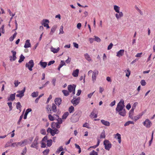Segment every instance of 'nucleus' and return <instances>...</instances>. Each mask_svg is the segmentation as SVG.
<instances>
[{"mask_svg":"<svg viewBox=\"0 0 155 155\" xmlns=\"http://www.w3.org/2000/svg\"><path fill=\"white\" fill-rule=\"evenodd\" d=\"M125 105H124V101L123 99H121L117 104L116 108V112L121 116H124L126 115V111L124 109Z\"/></svg>","mask_w":155,"mask_h":155,"instance_id":"f257e3e1","label":"nucleus"},{"mask_svg":"<svg viewBox=\"0 0 155 155\" xmlns=\"http://www.w3.org/2000/svg\"><path fill=\"white\" fill-rule=\"evenodd\" d=\"M104 144L105 146V149L108 150H110L112 146V144L110 142L107 140L104 141Z\"/></svg>","mask_w":155,"mask_h":155,"instance_id":"f03ea898","label":"nucleus"},{"mask_svg":"<svg viewBox=\"0 0 155 155\" xmlns=\"http://www.w3.org/2000/svg\"><path fill=\"white\" fill-rule=\"evenodd\" d=\"M34 63L33 60H31L28 63H26L25 67L27 68L30 71L32 70V68L34 67Z\"/></svg>","mask_w":155,"mask_h":155,"instance_id":"7ed1b4c3","label":"nucleus"},{"mask_svg":"<svg viewBox=\"0 0 155 155\" xmlns=\"http://www.w3.org/2000/svg\"><path fill=\"white\" fill-rule=\"evenodd\" d=\"M76 85H69L68 86V89L69 92L70 93L72 92V94L74 95L75 94V90Z\"/></svg>","mask_w":155,"mask_h":155,"instance_id":"20e7f679","label":"nucleus"},{"mask_svg":"<svg viewBox=\"0 0 155 155\" xmlns=\"http://www.w3.org/2000/svg\"><path fill=\"white\" fill-rule=\"evenodd\" d=\"M98 74V71L97 70H95L93 72L92 76V80L94 83L96 80V77Z\"/></svg>","mask_w":155,"mask_h":155,"instance_id":"39448f33","label":"nucleus"},{"mask_svg":"<svg viewBox=\"0 0 155 155\" xmlns=\"http://www.w3.org/2000/svg\"><path fill=\"white\" fill-rule=\"evenodd\" d=\"M143 124L147 128H150L152 125L151 122L148 119H146Z\"/></svg>","mask_w":155,"mask_h":155,"instance_id":"423d86ee","label":"nucleus"},{"mask_svg":"<svg viewBox=\"0 0 155 155\" xmlns=\"http://www.w3.org/2000/svg\"><path fill=\"white\" fill-rule=\"evenodd\" d=\"M25 87H24L23 89L21 91H17V93H18V94L16 95V97L20 98H21L24 95V93L25 91Z\"/></svg>","mask_w":155,"mask_h":155,"instance_id":"0eeeda50","label":"nucleus"},{"mask_svg":"<svg viewBox=\"0 0 155 155\" xmlns=\"http://www.w3.org/2000/svg\"><path fill=\"white\" fill-rule=\"evenodd\" d=\"M49 22V20L46 19H44L42 20L41 24L44 27H46L47 28H50V27L48 24Z\"/></svg>","mask_w":155,"mask_h":155,"instance_id":"6e6552de","label":"nucleus"},{"mask_svg":"<svg viewBox=\"0 0 155 155\" xmlns=\"http://www.w3.org/2000/svg\"><path fill=\"white\" fill-rule=\"evenodd\" d=\"M97 110L96 109H94L92 112L91 113V115H90L91 118H96L97 117Z\"/></svg>","mask_w":155,"mask_h":155,"instance_id":"1a4fd4ad","label":"nucleus"},{"mask_svg":"<svg viewBox=\"0 0 155 155\" xmlns=\"http://www.w3.org/2000/svg\"><path fill=\"white\" fill-rule=\"evenodd\" d=\"M80 100V97H79L76 99H74V98L73 99L71 100V102L74 106H76L79 103Z\"/></svg>","mask_w":155,"mask_h":155,"instance_id":"9d476101","label":"nucleus"},{"mask_svg":"<svg viewBox=\"0 0 155 155\" xmlns=\"http://www.w3.org/2000/svg\"><path fill=\"white\" fill-rule=\"evenodd\" d=\"M11 52L12 53V56H10L9 57L10 60L11 61H15L16 59V51H12Z\"/></svg>","mask_w":155,"mask_h":155,"instance_id":"9b49d317","label":"nucleus"},{"mask_svg":"<svg viewBox=\"0 0 155 155\" xmlns=\"http://www.w3.org/2000/svg\"><path fill=\"white\" fill-rule=\"evenodd\" d=\"M143 114V112L137 115L136 116L133 117L132 118H131V119L132 120H133L135 121H136L139 119L140 117L142 116Z\"/></svg>","mask_w":155,"mask_h":155,"instance_id":"f8f14e48","label":"nucleus"},{"mask_svg":"<svg viewBox=\"0 0 155 155\" xmlns=\"http://www.w3.org/2000/svg\"><path fill=\"white\" fill-rule=\"evenodd\" d=\"M38 138H37V137H36L35 138L34 141V142H33V143H32V144L31 145V147L35 148H37V145L38 144Z\"/></svg>","mask_w":155,"mask_h":155,"instance_id":"ddd939ff","label":"nucleus"},{"mask_svg":"<svg viewBox=\"0 0 155 155\" xmlns=\"http://www.w3.org/2000/svg\"><path fill=\"white\" fill-rule=\"evenodd\" d=\"M31 47V44L30 43V40L29 39L25 41L24 47L25 48H28Z\"/></svg>","mask_w":155,"mask_h":155,"instance_id":"4468645a","label":"nucleus"},{"mask_svg":"<svg viewBox=\"0 0 155 155\" xmlns=\"http://www.w3.org/2000/svg\"><path fill=\"white\" fill-rule=\"evenodd\" d=\"M124 50H120L117 53L116 56L118 57H120L124 55Z\"/></svg>","mask_w":155,"mask_h":155,"instance_id":"2eb2a0df","label":"nucleus"},{"mask_svg":"<svg viewBox=\"0 0 155 155\" xmlns=\"http://www.w3.org/2000/svg\"><path fill=\"white\" fill-rule=\"evenodd\" d=\"M61 102V99L60 98H56L54 100V102L56 104L58 105H60Z\"/></svg>","mask_w":155,"mask_h":155,"instance_id":"dca6fc26","label":"nucleus"},{"mask_svg":"<svg viewBox=\"0 0 155 155\" xmlns=\"http://www.w3.org/2000/svg\"><path fill=\"white\" fill-rule=\"evenodd\" d=\"M15 93L12 94L10 95V97L8 98V101H13L15 98Z\"/></svg>","mask_w":155,"mask_h":155,"instance_id":"f3484780","label":"nucleus"},{"mask_svg":"<svg viewBox=\"0 0 155 155\" xmlns=\"http://www.w3.org/2000/svg\"><path fill=\"white\" fill-rule=\"evenodd\" d=\"M27 140H25L23 141H21L19 142H17V147L21 146H23L24 145V143H26L27 142Z\"/></svg>","mask_w":155,"mask_h":155,"instance_id":"a211bd4d","label":"nucleus"},{"mask_svg":"<svg viewBox=\"0 0 155 155\" xmlns=\"http://www.w3.org/2000/svg\"><path fill=\"white\" fill-rule=\"evenodd\" d=\"M117 13L115 14V17L117 19H119L123 16V14L122 12H119V13Z\"/></svg>","mask_w":155,"mask_h":155,"instance_id":"6ab92c4d","label":"nucleus"},{"mask_svg":"<svg viewBox=\"0 0 155 155\" xmlns=\"http://www.w3.org/2000/svg\"><path fill=\"white\" fill-rule=\"evenodd\" d=\"M79 71V70L78 69H76L73 71L72 75L74 77H77L78 76Z\"/></svg>","mask_w":155,"mask_h":155,"instance_id":"aec40b11","label":"nucleus"},{"mask_svg":"<svg viewBox=\"0 0 155 155\" xmlns=\"http://www.w3.org/2000/svg\"><path fill=\"white\" fill-rule=\"evenodd\" d=\"M54 116H56V119L57 121V122L59 124H61L62 123V120L61 118H59L58 115L57 114H54Z\"/></svg>","mask_w":155,"mask_h":155,"instance_id":"412c9836","label":"nucleus"},{"mask_svg":"<svg viewBox=\"0 0 155 155\" xmlns=\"http://www.w3.org/2000/svg\"><path fill=\"white\" fill-rule=\"evenodd\" d=\"M84 56L85 58L88 61L90 62L92 61V59L90 56L87 53L84 54Z\"/></svg>","mask_w":155,"mask_h":155,"instance_id":"4be33fe9","label":"nucleus"},{"mask_svg":"<svg viewBox=\"0 0 155 155\" xmlns=\"http://www.w3.org/2000/svg\"><path fill=\"white\" fill-rule=\"evenodd\" d=\"M101 123L104 125L109 126L110 125V123L109 122L105 121L103 120H101Z\"/></svg>","mask_w":155,"mask_h":155,"instance_id":"5701e85b","label":"nucleus"},{"mask_svg":"<svg viewBox=\"0 0 155 155\" xmlns=\"http://www.w3.org/2000/svg\"><path fill=\"white\" fill-rule=\"evenodd\" d=\"M54 114L53 116H52L51 114H49L48 115L49 119L51 121H53L56 119V116H54Z\"/></svg>","mask_w":155,"mask_h":155,"instance_id":"b1692460","label":"nucleus"},{"mask_svg":"<svg viewBox=\"0 0 155 155\" xmlns=\"http://www.w3.org/2000/svg\"><path fill=\"white\" fill-rule=\"evenodd\" d=\"M39 64L43 68H45L47 65V63L46 62H43L41 61L39 62Z\"/></svg>","mask_w":155,"mask_h":155,"instance_id":"393cba45","label":"nucleus"},{"mask_svg":"<svg viewBox=\"0 0 155 155\" xmlns=\"http://www.w3.org/2000/svg\"><path fill=\"white\" fill-rule=\"evenodd\" d=\"M65 63L64 61H61L60 64L59 65L58 68V70L59 71L60 70V68L64 65H65Z\"/></svg>","mask_w":155,"mask_h":155,"instance_id":"a878e982","label":"nucleus"},{"mask_svg":"<svg viewBox=\"0 0 155 155\" xmlns=\"http://www.w3.org/2000/svg\"><path fill=\"white\" fill-rule=\"evenodd\" d=\"M59 50L60 48H58L57 49L53 47H52L51 48V51L53 52L54 53H57L59 51Z\"/></svg>","mask_w":155,"mask_h":155,"instance_id":"bb28decb","label":"nucleus"},{"mask_svg":"<svg viewBox=\"0 0 155 155\" xmlns=\"http://www.w3.org/2000/svg\"><path fill=\"white\" fill-rule=\"evenodd\" d=\"M114 9L115 12L117 13H119L120 12V7L116 5H114Z\"/></svg>","mask_w":155,"mask_h":155,"instance_id":"cd10ccee","label":"nucleus"},{"mask_svg":"<svg viewBox=\"0 0 155 155\" xmlns=\"http://www.w3.org/2000/svg\"><path fill=\"white\" fill-rule=\"evenodd\" d=\"M117 137V139H118V142L119 143H120L121 142V135H120L118 134L117 133L115 135V137L116 138Z\"/></svg>","mask_w":155,"mask_h":155,"instance_id":"c85d7f7f","label":"nucleus"},{"mask_svg":"<svg viewBox=\"0 0 155 155\" xmlns=\"http://www.w3.org/2000/svg\"><path fill=\"white\" fill-rule=\"evenodd\" d=\"M56 28L57 27L56 26H54L52 27L51 29V31L50 33V35H52L53 34V33L55 31Z\"/></svg>","mask_w":155,"mask_h":155,"instance_id":"c756f323","label":"nucleus"},{"mask_svg":"<svg viewBox=\"0 0 155 155\" xmlns=\"http://www.w3.org/2000/svg\"><path fill=\"white\" fill-rule=\"evenodd\" d=\"M53 130L54 131L52 132L51 134L53 136H54L55 134H58L59 132V131L56 129Z\"/></svg>","mask_w":155,"mask_h":155,"instance_id":"7c9ffc66","label":"nucleus"},{"mask_svg":"<svg viewBox=\"0 0 155 155\" xmlns=\"http://www.w3.org/2000/svg\"><path fill=\"white\" fill-rule=\"evenodd\" d=\"M134 110L131 108V110L129 111V117L131 119L133 117Z\"/></svg>","mask_w":155,"mask_h":155,"instance_id":"2f4dec72","label":"nucleus"},{"mask_svg":"<svg viewBox=\"0 0 155 155\" xmlns=\"http://www.w3.org/2000/svg\"><path fill=\"white\" fill-rule=\"evenodd\" d=\"M69 113L68 112H66L64 113L62 117V118L63 119H65L69 115Z\"/></svg>","mask_w":155,"mask_h":155,"instance_id":"473e14b6","label":"nucleus"},{"mask_svg":"<svg viewBox=\"0 0 155 155\" xmlns=\"http://www.w3.org/2000/svg\"><path fill=\"white\" fill-rule=\"evenodd\" d=\"M64 149L62 146H60L57 150L56 153H59L61 151L63 150Z\"/></svg>","mask_w":155,"mask_h":155,"instance_id":"72a5a7b5","label":"nucleus"},{"mask_svg":"<svg viewBox=\"0 0 155 155\" xmlns=\"http://www.w3.org/2000/svg\"><path fill=\"white\" fill-rule=\"evenodd\" d=\"M38 92H34L31 94V96L33 97H36L38 96Z\"/></svg>","mask_w":155,"mask_h":155,"instance_id":"f704fd0d","label":"nucleus"},{"mask_svg":"<svg viewBox=\"0 0 155 155\" xmlns=\"http://www.w3.org/2000/svg\"><path fill=\"white\" fill-rule=\"evenodd\" d=\"M25 58V57L22 55L21 54L20 57V59L18 60V62L21 63L23 61Z\"/></svg>","mask_w":155,"mask_h":155,"instance_id":"c9c22d12","label":"nucleus"},{"mask_svg":"<svg viewBox=\"0 0 155 155\" xmlns=\"http://www.w3.org/2000/svg\"><path fill=\"white\" fill-rule=\"evenodd\" d=\"M52 143V140L50 139L47 140V145L48 147H50Z\"/></svg>","mask_w":155,"mask_h":155,"instance_id":"e433bc0d","label":"nucleus"},{"mask_svg":"<svg viewBox=\"0 0 155 155\" xmlns=\"http://www.w3.org/2000/svg\"><path fill=\"white\" fill-rule=\"evenodd\" d=\"M74 111V108L72 106H71L69 108L68 111L70 113H73Z\"/></svg>","mask_w":155,"mask_h":155,"instance_id":"4c0bfd02","label":"nucleus"},{"mask_svg":"<svg viewBox=\"0 0 155 155\" xmlns=\"http://www.w3.org/2000/svg\"><path fill=\"white\" fill-rule=\"evenodd\" d=\"M62 92L64 94V95L65 96H68L69 94V92L67 90H63L62 91Z\"/></svg>","mask_w":155,"mask_h":155,"instance_id":"58836bf2","label":"nucleus"},{"mask_svg":"<svg viewBox=\"0 0 155 155\" xmlns=\"http://www.w3.org/2000/svg\"><path fill=\"white\" fill-rule=\"evenodd\" d=\"M16 107L19 110H20V112H21V105L20 103L19 102H18L17 103Z\"/></svg>","mask_w":155,"mask_h":155,"instance_id":"ea45409f","label":"nucleus"},{"mask_svg":"<svg viewBox=\"0 0 155 155\" xmlns=\"http://www.w3.org/2000/svg\"><path fill=\"white\" fill-rule=\"evenodd\" d=\"M52 109L53 111L54 112H56L57 111L56 106L54 104H53L52 105Z\"/></svg>","mask_w":155,"mask_h":155,"instance_id":"a19ab883","label":"nucleus"},{"mask_svg":"<svg viewBox=\"0 0 155 155\" xmlns=\"http://www.w3.org/2000/svg\"><path fill=\"white\" fill-rule=\"evenodd\" d=\"M125 72H127L126 73V76L127 77H129V76H130V71L129 69H128L127 70L125 71Z\"/></svg>","mask_w":155,"mask_h":155,"instance_id":"79ce46f5","label":"nucleus"},{"mask_svg":"<svg viewBox=\"0 0 155 155\" xmlns=\"http://www.w3.org/2000/svg\"><path fill=\"white\" fill-rule=\"evenodd\" d=\"M74 145L75 146V147L76 148L78 149V150H79L78 153H81V148L79 146L76 144H75Z\"/></svg>","mask_w":155,"mask_h":155,"instance_id":"37998d69","label":"nucleus"},{"mask_svg":"<svg viewBox=\"0 0 155 155\" xmlns=\"http://www.w3.org/2000/svg\"><path fill=\"white\" fill-rule=\"evenodd\" d=\"M153 134H154V131H153L152 132V134L151 138V140L149 141V146H150L151 145V143H152V141H153Z\"/></svg>","mask_w":155,"mask_h":155,"instance_id":"c03bdc74","label":"nucleus"},{"mask_svg":"<svg viewBox=\"0 0 155 155\" xmlns=\"http://www.w3.org/2000/svg\"><path fill=\"white\" fill-rule=\"evenodd\" d=\"M49 152V150L48 149H46L43 152L44 155H47Z\"/></svg>","mask_w":155,"mask_h":155,"instance_id":"a18cd8bd","label":"nucleus"},{"mask_svg":"<svg viewBox=\"0 0 155 155\" xmlns=\"http://www.w3.org/2000/svg\"><path fill=\"white\" fill-rule=\"evenodd\" d=\"M105 132L103 131L102 132L100 135V138H104L105 137Z\"/></svg>","mask_w":155,"mask_h":155,"instance_id":"49530a36","label":"nucleus"},{"mask_svg":"<svg viewBox=\"0 0 155 155\" xmlns=\"http://www.w3.org/2000/svg\"><path fill=\"white\" fill-rule=\"evenodd\" d=\"M94 40L97 41V42H100L101 41V39L98 37L94 36Z\"/></svg>","mask_w":155,"mask_h":155,"instance_id":"de8ad7c7","label":"nucleus"},{"mask_svg":"<svg viewBox=\"0 0 155 155\" xmlns=\"http://www.w3.org/2000/svg\"><path fill=\"white\" fill-rule=\"evenodd\" d=\"M8 105L9 108V110L11 111L12 110V103L11 102H8L7 103Z\"/></svg>","mask_w":155,"mask_h":155,"instance_id":"09e8293b","label":"nucleus"},{"mask_svg":"<svg viewBox=\"0 0 155 155\" xmlns=\"http://www.w3.org/2000/svg\"><path fill=\"white\" fill-rule=\"evenodd\" d=\"M89 155H98L97 153L93 150L92 152L90 153Z\"/></svg>","mask_w":155,"mask_h":155,"instance_id":"8fccbe9b","label":"nucleus"},{"mask_svg":"<svg viewBox=\"0 0 155 155\" xmlns=\"http://www.w3.org/2000/svg\"><path fill=\"white\" fill-rule=\"evenodd\" d=\"M48 140V137L47 136H45L42 139L41 142H44V143L47 142Z\"/></svg>","mask_w":155,"mask_h":155,"instance_id":"3c124183","label":"nucleus"},{"mask_svg":"<svg viewBox=\"0 0 155 155\" xmlns=\"http://www.w3.org/2000/svg\"><path fill=\"white\" fill-rule=\"evenodd\" d=\"M23 114L21 115L20 117L19 120L17 122V124L18 125H20V122L23 118Z\"/></svg>","mask_w":155,"mask_h":155,"instance_id":"603ef678","label":"nucleus"},{"mask_svg":"<svg viewBox=\"0 0 155 155\" xmlns=\"http://www.w3.org/2000/svg\"><path fill=\"white\" fill-rule=\"evenodd\" d=\"M20 84V82H18V81H14L15 87H17Z\"/></svg>","mask_w":155,"mask_h":155,"instance_id":"864d4df0","label":"nucleus"},{"mask_svg":"<svg viewBox=\"0 0 155 155\" xmlns=\"http://www.w3.org/2000/svg\"><path fill=\"white\" fill-rule=\"evenodd\" d=\"M140 83L141 85L143 86H145L146 84V83L144 80H143L141 81Z\"/></svg>","mask_w":155,"mask_h":155,"instance_id":"5fc2aeb1","label":"nucleus"},{"mask_svg":"<svg viewBox=\"0 0 155 155\" xmlns=\"http://www.w3.org/2000/svg\"><path fill=\"white\" fill-rule=\"evenodd\" d=\"M46 108L48 111V114H50L51 113V110L50 108H49V105H48L46 107Z\"/></svg>","mask_w":155,"mask_h":155,"instance_id":"6e6d98bb","label":"nucleus"},{"mask_svg":"<svg viewBox=\"0 0 155 155\" xmlns=\"http://www.w3.org/2000/svg\"><path fill=\"white\" fill-rule=\"evenodd\" d=\"M137 104H138L137 102H136L134 103L133 106L132 107V109L134 110L135 109L137 105Z\"/></svg>","mask_w":155,"mask_h":155,"instance_id":"4d7b16f0","label":"nucleus"},{"mask_svg":"<svg viewBox=\"0 0 155 155\" xmlns=\"http://www.w3.org/2000/svg\"><path fill=\"white\" fill-rule=\"evenodd\" d=\"M11 147H17V142H15V143H12L11 144Z\"/></svg>","mask_w":155,"mask_h":155,"instance_id":"13d9d810","label":"nucleus"},{"mask_svg":"<svg viewBox=\"0 0 155 155\" xmlns=\"http://www.w3.org/2000/svg\"><path fill=\"white\" fill-rule=\"evenodd\" d=\"M59 124L58 122H55V127L58 128H59L60 127V124Z\"/></svg>","mask_w":155,"mask_h":155,"instance_id":"bf43d9fd","label":"nucleus"},{"mask_svg":"<svg viewBox=\"0 0 155 155\" xmlns=\"http://www.w3.org/2000/svg\"><path fill=\"white\" fill-rule=\"evenodd\" d=\"M89 126V125L87 123H85V124H83V127H86L87 128H90V127Z\"/></svg>","mask_w":155,"mask_h":155,"instance_id":"052dcab7","label":"nucleus"},{"mask_svg":"<svg viewBox=\"0 0 155 155\" xmlns=\"http://www.w3.org/2000/svg\"><path fill=\"white\" fill-rule=\"evenodd\" d=\"M46 147V144L45 143H44V142H41V147L42 148H45Z\"/></svg>","mask_w":155,"mask_h":155,"instance_id":"680f3d73","label":"nucleus"},{"mask_svg":"<svg viewBox=\"0 0 155 155\" xmlns=\"http://www.w3.org/2000/svg\"><path fill=\"white\" fill-rule=\"evenodd\" d=\"M113 46V44L112 43H110L109 45L107 47V49L108 50L111 49Z\"/></svg>","mask_w":155,"mask_h":155,"instance_id":"e2e57ef3","label":"nucleus"},{"mask_svg":"<svg viewBox=\"0 0 155 155\" xmlns=\"http://www.w3.org/2000/svg\"><path fill=\"white\" fill-rule=\"evenodd\" d=\"M11 144H10V142H7L5 145V148L8 147L9 146H11Z\"/></svg>","mask_w":155,"mask_h":155,"instance_id":"0e129e2a","label":"nucleus"},{"mask_svg":"<svg viewBox=\"0 0 155 155\" xmlns=\"http://www.w3.org/2000/svg\"><path fill=\"white\" fill-rule=\"evenodd\" d=\"M47 131L48 132L50 133H51H51H52V132L54 130H53L52 129L50 128H49L48 129Z\"/></svg>","mask_w":155,"mask_h":155,"instance_id":"69168bd1","label":"nucleus"},{"mask_svg":"<svg viewBox=\"0 0 155 155\" xmlns=\"http://www.w3.org/2000/svg\"><path fill=\"white\" fill-rule=\"evenodd\" d=\"M142 54V52L138 53L135 55V57H140L141 56V55Z\"/></svg>","mask_w":155,"mask_h":155,"instance_id":"338daca9","label":"nucleus"},{"mask_svg":"<svg viewBox=\"0 0 155 155\" xmlns=\"http://www.w3.org/2000/svg\"><path fill=\"white\" fill-rule=\"evenodd\" d=\"M73 44L74 47L76 48H78V44L75 42H74L73 43Z\"/></svg>","mask_w":155,"mask_h":155,"instance_id":"774afa93","label":"nucleus"}]
</instances>
